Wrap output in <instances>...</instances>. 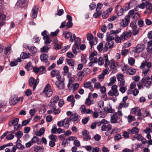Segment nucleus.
Returning <instances> with one entry per match:
<instances>
[{
  "mask_svg": "<svg viewBox=\"0 0 152 152\" xmlns=\"http://www.w3.org/2000/svg\"><path fill=\"white\" fill-rule=\"evenodd\" d=\"M75 43V45H77L79 46V45L80 44L81 39L79 37H76L74 39Z\"/></svg>",
  "mask_w": 152,
  "mask_h": 152,
  "instance_id": "obj_53",
  "label": "nucleus"
},
{
  "mask_svg": "<svg viewBox=\"0 0 152 152\" xmlns=\"http://www.w3.org/2000/svg\"><path fill=\"white\" fill-rule=\"evenodd\" d=\"M87 39L89 41L90 44L91 48H92L93 45V42L92 41L93 38V35L91 34H88L87 35Z\"/></svg>",
  "mask_w": 152,
  "mask_h": 152,
  "instance_id": "obj_22",
  "label": "nucleus"
},
{
  "mask_svg": "<svg viewBox=\"0 0 152 152\" xmlns=\"http://www.w3.org/2000/svg\"><path fill=\"white\" fill-rule=\"evenodd\" d=\"M86 109V108L84 105H82L79 109L80 111L83 114L85 113Z\"/></svg>",
  "mask_w": 152,
  "mask_h": 152,
  "instance_id": "obj_48",
  "label": "nucleus"
},
{
  "mask_svg": "<svg viewBox=\"0 0 152 152\" xmlns=\"http://www.w3.org/2000/svg\"><path fill=\"white\" fill-rule=\"evenodd\" d=\"M50 48V45H45L41 48V51L42 52L47 53Z\"/></svg>",
  "mask_w": 152,
  "mask_h": 152,
  "instance_id": "obj_34",
  "label": "nucleus"
},
{
  "mask_svg": "<svg viewBox=\"0 0 152 152\" xmlns=\"http://www.w3.org/2000/svg\"><path fill=\"white\" fill-rule=\"evenodd\" d=\"M16 4L19 5L21 7L27 5V2L25 0H18Z\"/></svg>",
  "mask_w": 152,
  "mask_h": 152,
  "instance_id": "obj_23",
  "label": "nucleus"
},
{
  "mask_svg": "<svg viewBox=\"0 0 152 152\" xmlns=\"http://www.w3.org/2000/svg\"><path fill=\"white\" fill-rule=\"evenodd\" d=\"M128 121L130 123L132 121H134L136 120L135 117L132 115H129L128 116Z\"/></svg>",
  "mask_w": 152,
  "mask_h": 152,
  "instance_id": "obj_45",
  "label": "nucleus"
},
{
  "mask_svg": "<svg viewBox=\"0 0 152 152\" xmlns=\"http://www.w3.org/2000/svg\"><path fill=\"white\" fill-rule=\"evenodd\" d=\"M79 116L76 113H74L69 117L70 121H73L74 123H77L78 120Z\"/></svg>",
  "mask_w": 152,
  "mask_h": 152,
  "instance_id": "obj_13",
  "label": "nucleus"
},
{
  "mask_svg": "<svg viewBox=\"0 0 152 152\" xmlns=\"http://www.w3.org/2000/svg\"><path fill=\"white\" fill-rule=\"evenodd\" d=\"M48 105L49 107H52L53 109H55L56 108V104L53 102H51V101L48 104Z\"/></svg>",
  "mask_w": 152,
  "mask_h": 152,
  "instance_id": "obj_60",
  "label": "nucleus"
},
{
  "mask_svg": "<svg viewBox=\"0 0 152 152\" xmlns=\"http://www.w3.org/2000/svg\"><path fill=\"white\" fill-rule=\"evenodd\" d=\"M84 87L86 88H89L91 90L93 88L92 86H91V83L89 81L85 83L84 84Z\"/></svg>",
  "mask_w": 152,
  "mask_h": 152,
  "instance_id": "obj_36",
  "label": "nucleus"
},
{
  "mask_svg": "<svg viewBox=\"0 0 152 152\" xmlns=\"http://www.w3.org/2000/svg\"><path fill=\"white\" fill-rule=\"evenodd\" d=\"M118 66V64L117 62H113L111 63V65L110 66V68L111 70H113L112 71L113 73H115L117 72V69L116 68Z\"/></svg>",
  "mask_w": 152,
  "mask_h": 152,
  "instance_id": "obj_21",
  "label": "nucleus"
},
{
  "mask_svg": "<svg viewBox=\"0 0 152 152\" xmlns=\"http://www.w3.org/2000/svg\"><path fill=\"white\" fill-rule=\"evenodd\" d=\"M145 48V45L144 44H138L137 46L134 48L133 49V51L136 53H140L144 50Z\"/></svg>",
  "mask_w": 152,
  "mask_h": 152,
  "instance_id": "obj_7",
  "label": "nucleus"
},
{
  "mask_svg": "<svg viewBox=\"0 0 152 152\" xmlns=\"http://www.w3.org/2000/svg\"><path fill=\"white\" fill-rule=\"evenodd\" d=\"M136 72V70L134 69L131 67L127 69L126 73L127 74L133 75Z\"/></svg>",
  "mask_w": 152,
  "mask_h": 152,
  "instance_id": "obj_27",
  "label": "nucleus"
},
{
  "mask_svg": "<svg viewBox=\"0 0 152 152\" xmlns=\"http://www.w3.org/2000/svg\"><path fill=\"white\" fill-rule=\"evenodd\" d=\"M103 42L100 43L99 45L97 46V48L99 51L101 52L102 50H103Z\"/></svg>",
  "mask_w": 152,
  "mask_h": 152,
  "instance_id": "obj_44",
  "label": "nucleus"
},
{
  "mask_svg": "<svg viewBox=\"0 0 152 152\" xmlns=\"http://www.w3.org/2000/svg\"><path fill=\"white\" fill-rule=\"evenodd\" d=\"M43 92L46 94V97H49L52 95L53 91L50 89V86L49 84H47L45 86Z\"/></svg>",
  "mask_w": 152,
  "mask_h": 152,
  "instance_id": "obj_5",
  "label": "nucleus"
},
{
  "mask_svg": "<svg viewBox=\"0 0 152 152\" xmlns=\"http://www.w3.org/2000/svg\"><path fill=\"white\" fill-rule=\"evenodd\" d=\"M48 55L45 54H43L40 56L41 60L44 61L45 62V64L47 66L50 64V63L48 60Z\"/></svg>",
  "mask_w": 152,
  "mask_h": 152,
  "instance_id": "obj_14",
  "label": "nucleus"
},
{
  "mask_svg": "<svg viewBox=\"0 0 152 152\" xmlns=\"http://www.w3.org/2000/svg\"><path fill=\"white\" fill-rule=\"evenodd\" d=\"M112 126L110 124H104L102 126L101 130L102 131H109L112 129Z\"/></svg>",
  "mask_w": 152,
  "mask_h": 152,
  "instance_id": "obj_20",
  "label": "nucleus"
},
{
  "mask_svg": "<svg viewBox=\"0 0 152 152\" xmlns=\"http://www.w3.org/2000/svg\"><path fill=\"white\" fill-rule=\"evenodd\" d=\"M45 132V129L44 128H41L37 133V135L39 136H41L42 134H43Z\"/></svg>",
  "mask_w": 152,
  "mask_h": 152,
  "instance_id": "obj_50",
  "label": "nucleus"
},
{
  "mask_svg": "<svg viewBox=\"0 0 152 152\" xmlns=\"http://www.w3.org/2000/svg\"><path fill=\"white\" fill-rule=\"evenodd\" d=\"M129 64L131 65H133L134 63L135 60L133 58H130L128 60Z\"/></svg>",
  "mask_w": 152,
  "mask_h": 152,
  "instance_id": "obj_62",
  "label": "nucleus"
},
{
  "mask_svg": "<svg viewBox=\"0 0 152 152\" xmlns=\"http://www.w3.org/2000/svg\"><path fill=\"white\" fill-rule=\"evenodd\" d=\"M114 139L115 141H118L121 139V135L119 134H117L114 137Z\"/></svg>",
  "mask_w": 152,
  "mask_h": 152,
  "instance_id": "obj_56",
  "label": "nucleus"
},
{
  "mask_svg": "<svg viewBox=\"0 0 152 152\" xmlns=\"http://www.w3.org/2000/svg\"><path fill=\"white\" fill-rule=\"evenodd\" d=\"M141 82L144 86L148 88L150 87L152 84L151 81L146 80L144 78L142 79Z\"/></svg>",
  "mask_w": 152,
  "mask_h": 152,
  "instance_id": "obj_17",
  "label": "nucleus"
},
{
  "mask_svg": "<svg viewBox=\"0 0 152 152\" xmlns=\"http://www.w3.org/2000/svg\"><path fill=\"white\" fill-rule=\"evenodd\" d=\"M49 37V35H47L43 37V39L45 41V45H48L51 42V40Z\"/></svg>",
  "mask_w": 152,
  "mask_h": 152,
  "instance_id": "obj_26",
  "label": "nucleus"
},
{
  "mask_svg": "<svg viewBox=\"0 0 152 152\" xmlns=\"http://www.w3.org/2000/svg\"><path fill=\"white\" fill-rule=\"evenodd\" d=\"M116 77L119 82L118 85L120 88L119 90L121 93L123 94L127 90V86L125 85L124 75L122 74H121L117 75Z\"/></svg>",
  "mask_w": 152,
  "mask_h": 152,
  "instance_id": "obj_2",
  "label": "nucleus"
},
{
  "mask_svg": "<svg viewBox=\"0 0 152 152\" xmlns=\"http://www.w3.org/2000/svg\"><path fill=\"white\" fill-rule=\"evenodd\" d=\"M21 60L20 58H18L17 60L11 61L10 63V65L12 66H14L18 65V62H21Z\"/></svg>",
  "mask_w": 152,
  "mask_h": 152,
  "instance_id": "obj_29",
  "label": "nucleus"
},
{
  "mask_svg": "<svg viewBox=\"0 0 152 152\" xmlns=\"http://www.w3.org/2000/svg\"><path fill=\"white\" fill-rule=\"evenodd\" d=\"M104 56L103 58L99 57L98 59V63L100 65H102L104 63Z\"/></svg>",
  "mask_w": 152,
  "mask_h": 152,
  "instance_id": "obj_41",
  "label": "nucleus"
},
{
  "mask_svg": "<svg viewBox=\"0 0 152 152\" xmlns=\"http://www.w3.org/2000/svg\"><path fill=\"white\" fill-rule=\"evenodd\" d=\"M77 50H79V46L77 45H74L72 48V51L73 53L76 54L77 53Z\"/></svg>",
  "mask_w": 152,
  "mask_h": 152,
  "instance_id": "obj_39",
  "label": "nucleus"
},
{
  "mask_svg": "<svg viewBox=\"0 0 152 152\" xmlns=\"http://www.w3.org/2000/svg\"><path fill=\"white\" fill-rule=\"evenodd\" d=\"M39 9L36 7L35 6H34L32 8L31 10V13L32 14V17L33 18H36Z\"/></svg>",
  "mask_w": 152,
  "mask_h": 152,
  "instance_id": "obj_18",
  "label": "nucleus"
},
{
  "mask_svg": "<svg viewBox=\"0 0 152 152\" xmlns=\"http://www.w3.org/2000/svg\"><path fill=\"white\" fill-rule=\"evenodd\" d=\"M131 132L132 133L136 134L138 133V129L136 127H134L131 129Z\"/></svg>",
  "mask_w": 152,
  "mask_h": 152,
  "instance_id": "obj_49",
  "label": "nucleus"
},
{
  "mask_svg": "<svg viewBox=\"0 0 152 152\" xmlns=\"http://www.w3.org/2000/svg\"><path fill=\"white\" fill-rule=\"evenodd\" d=\"M28 48L29 50L31 53L33 54H35L37 51V50L36 48L34 46H31L29 47H27Z\"/></svg>",
  "mask_w": 152,
  "mask_h": 152,
  "instance_id": "obj_28",
  "label": "nucleus"
},
{
  "mask_svg": "<svg viewBox=\"0 0 152 152\" xmlns=\"http://www.w3.org/2000/svg\"><path fill=\"white\" fill-rule=\"evenodd\" d=\"M104 110L105 112H107L109 113H112L113 111V110L112 109V108L110 107H105L104 108Z\"/></svg>",
  "mask_w": 152,
  "mask_h": 152,
  "instance_id": "obj_52",
  "label": "nucleus"
},
{
  "mask_svg": "<svg viewBox=\"0 0 152 152\" xmlns=\"http://www.w3.org/2000/svg\"><path fill=\"white\" fill-rule=\"evenodd\" d=\"M68 63L69 66L73 67L74 66L75 64L74 61L73 60L71 59L68 60Z\"/></svg>",
  "mask_w": 152,
  "mask_h": 152,
  "instance_id": "obj_61",
  "label": "nucleus"
},
{
  "mask_svg": "<svg viewBox=\"0 0 152 152\" xmlns=\"http://www.w3.org/2000/svg\"><path fill=\"white\" fill-rule=\"evenodd\" d=\"M124 19L125 20L122 19L121 23V25L124 27L128 25L130 20V19L127 16H126Z\"/></svg>",
  "mask_w": 152,
  "mask_h": 152,
  "instance_id": "obj_15",
  "label": "nucleus"
},
{
  "mask_svg": "<svg viewBox=\"0 0 152 152\" xmlns=\"http://www.w3.org/2000/svg\"><path fill=\"white\" fill-rule=\"evenodd\" d=\"M146 50L149 53H151L152 52V41L148 42Z\"/></svg>",
  "mask_w": 152,
  "mask_h": 152,
  "instance_id": "obj_25",
  "label": "nucleus"
},
{
  "mask_svg": "<svg viewBox=\"0 0 152 152\" xmlns=\"http://www.w3.org/2000/svg\"><path fill=\"white\" fill-rule=\"evenodd\" d=\"M120 118L117 116V114H115V113H113V115L111 116L110 121L112 123H117L118 121Z\"/></svg>",
  "mask_w": 152,
  "mask_h": 152,
  "instance_id": "obj_19",
  "label": "nucleus"
},
{
  "mask_svg": "<svg viewBox=\"0 0 152 152\" xmlns=\"http://www.w3.org/2000/svg\"><path fill=\"white\" fill-rule=\"evenodd\" d=\"M74 97L73 95H71L68 96L67 98V100L68 101H72L71 103V106L72 107H73L75 104V100L74 99Z\"/></svg>",
  "mask_w": 152,
  "mask_h": 152,
  "instance_id": "obj_31",
  "label": "nucleus"
},
{
  "mask_svg": "<svg viewBox=\"0 0 152 152\" xmlns=\"http://www.w3.org/2000/svg\"><path fill=\"white\" fill-rule=\"evenodd\" d=\"M59 73V71L56 69L53 70L51 72L50 74L52 77H55L57 74Z\"/></svg>",
  "mask_w": 152,
  "mask_h": 152,
  "instance_id": "obj_37",
  "label": "nucleus"
},
{
  "mask_svg": "<svg viewBox=\"0 0 152 152\" xmlns=\"http://www.w3.org/2000/svg\"><path fill=\"white\" fill-rule=\"evenodd\" d=\"M107 42L106 43L103 48V51H107L108 48H113V41H107Z\"/></svg>",
  "mask_w": 152,
  "mask_h": 152,
  "instance_id": "obj_10",
  "label": "nucleus"
},
{
  "mask_svg": "<svg viewBox=\"0 0 152 152\" xmlns=\"http://www.w3.org/2000/svg\"><path fill=\"white\" fill-rule=\"evenodd\" d=\"M23 98L22 97L18 98V96L16 95H13L10 98L9 102L11 105H14L19 102H22L23 100Z\"/></svg>",
  "mask_w": 152,
  "mask_h": 152,
  "instance_id": "obj_3",
  "label": "nucleus"
},
{
  "mask_svg": "<svg viewBox=\"0 0 152 152\" xmlns=\"http://www.w3.org/2000/svg\"><path fill=\"white\" fill-rule=\"evenodd\" d=\"M152 67L150 62H147L146 60L142 61L140 66V68L142 69V73L145 76H147L151 72V68Z\"/></svg>",
  "mask_w": 152,
  "mask_h": 152,
  "instance_id": "obj_1",
  "label": "nucleus"
},
{
  "mask_svg": "<svg viewBox=\"0 0 152 152\" xmlns=\"http://www.w3.org/2000/svg\"><path fill=\"white\" fill-rule=\"evenodd\" d=\"M136 22L137 21L135 20L131 22L130 24V26L133 29V35H134L137 34L139 32L138 30L137 29V26L136 25Z\"/></svg>",
  "mask_w": 152,
  "mask_h": 152,
  "instance_id": "obj_8",
  "label": "nucleus"
},
{
  "mask_svg": "<svg viewBox=\"0 0 152 152\" xmlns=\"http://www.w3.org/2000/svg\"><path fill=\"white\" fill-rule=\"evenodd\" d=\"M90 94H89L88 97L86 99L85 102V104L87 106H90L91 104H94L95 103L93 99L91 98Z\"/></svg>",
  "mask_w": 152,
  "mask_h": 152,
  "instance_id": "obj_12",
  "label": "nucleus"
},
{
  "mask_svg": "<svg viewBox=\"0 0 152 152\" xmlns=\"http://www.w3.org/2000/svg\"><path fill=\"white\" fill-rule=\"evenodd\" d=\"M56 40H54V42L55 43L54 47L55 49L56 50H57L61 49V45H60L58 44V43H55V42H56Z\"/></svg>",
  "mask_w": 152,
  "mask_h": 152,
  "instance_id": "obj_55",
  "label": "nucleus"
},
{
  "mask_svg": "<svg viewBox=\"0 0 152 152\" xmlns=\"http://www.w3.org/2000/svg\"><path fill=\"white\" fill-rule=\"evenodd\" d=\"M76 138L75 137L71 136L68 138V140L69 141L74 140V144L76 146H79L80 145V141L76 140Z\"/></svg>",
  "mask_w": 152,
  "mask_h": 152,
  "instance_id": "obj_16",
  "label": "nucleus"
},
{
  "mask_svg": "<svg viewBox=\"0 0 152 152\" xmlns=\"http://www.w3.org/2000/svg\"><path fill=\"white\" fill-rule=\"evenodd\" d=\"M49 138L51 140L54 141H55L57 139V137L56 135L52 134L50 135Z\"/></svg>",
  "mask_w": 152,
  "mask_h": 152,
  "instance_id": "obj_54",
  "label": "nucleus"
},
{
  "mask_svg": "<svg viewBox=\"0 0 152 152\" xmlns=\"http://www.w3.org/2000/svg\"><path fill=\"white\" fill-rule=\"evenodd\" d=\"M118 86L116 85H113L111 87V90H110L108 93L109 95L113 96H117L119 95L117 90Z\"/></svg>",
  "mask_w": 152,
  "mask_h": 152,
  "instance_id": "obj_4",
  "label": "nucleus"
},
{
  "mask_svg": "<svg viewBox=\"0 0 152 152\" xmlns=\"http://www.w3.org/2000/svg\"><path fill=\"white\" fill-rule=\"evenodd\" d=\"M39 81V80L38 79L36 80L33 77H31L29 80V85L30 86L33 85V90L34 91Z\"/></svg>",
  "mask_w": 152,
  "mask_h": 152,
  "instance_id": "obj_6",
  "label": "nucleus"
},
{
  "mask_svg": "<svg viewBox=\"0 0 152 152\" xmlns=\"http://www.w3.org/2000/svg\"><path fill=\"white\" fill-rule=\"evenodd\" d=\"M131 32L130 31H125L123 32L121 36V40H124L126 38L130 37L131 35Z\"/></svg>",
  "mask_w": 152,
  "mask_h": 152,
  "instance_id": "obj_11",
  "label": "nucleus"
},
{
  "mask_svg": "<svg viewBox=\"0 0 152 152\" xmlns=\"http://www.w3.org/2000/svg\"><path fill=\"white\" fill-rule=\"evenodd\" d=\"M104 60L105 62L104 66L105 67H107L110 64V62L108 59V56L106 54L104 55Z\"/></svg>",
  "mask_w": 152,
  "mask_h": 152,
  "instance_id": "obj_32",
  "label": "nucleus"
},
{
  "mask_svg": "<svg viewBox=\"0 0 152 152\" xmlns=\"http://www.w3.org/2000/svg\"><path fill=\"white\" fill-rule=\"evenodd\" d=\"M43 148L42 147H40L37 146L35 148V151L37 152H42L43 151Z\"/></svg>",
  "mask_w": 152,
  "mask_h": 152,
  "instance_id": "obj_58",
  "label": "nucleus"
},
{
  "mask_svg": "<svg viewBox=\"0 0 152 152\" xmlns=\"http://www.w3.org/2000/svg\"><path fill=\"white\" fill-rule=\"evenodd\" d=\"M19 121V119L18 118H14L12 121L9 122V126H11L12 125L18 124Z\"/></svg>",
  "mask_w": 152,
  "mask_h": 152,
  "instance_id": "obj_24",
  "label": "nucleus"
},
{
  "mask_svg": "<svg viewBox=\"0 0 152 152\" xmlns=\"http://www.w3.org/2000/svg\"><path fill=\"white\" fill-rule=\"evenodd\" d=\"M142 137H143L140 134H136L134 136L132 140H137L139 141H141L142 139Z\"/></svg>",
  "mask_w": 152,
  "mask_h": 152,
  "instance_id": "obj_38",
  "label": "nucleus"
},
{
  "mask_svg": "<svg viewBox=\"0 0 152 152\" xmlns=\"http://www.w3.org/2000/svg\"><path fill=\"white\" fill-rule=\"evenodd\" d=\"M59 99V96H55L50 101H51V102H53L55 103L56 104H57V103Z\"/></svg>",
  "mask_w": 152,
  "mask_h": 152,
  "instance_id": "obj_42",
  "label": "nucleus"
},
{
  "mask_svg": "<svg viewBox=\"0 0 152 152\" xmlns=\"http://www.w3.org/2000/svg\"><path fill=\"white\" fill-rule=\"evenodd\" d=\"M45 66H41L39 67V72H40L39 74L42 75L45 72Z\"/></svg>",
  "mask_w": 152,
  "mask_h": 152,
  "instance_id": "obj_43",
  "label": "nucleus"
},
{
  "mask_svg": "<svg viewBox=\"0 0 152 152\" xmlns=\"http://www.w3.org/2000/svg\"><path fill=\"white\" fill-rule=\"evenodd\" d=\"M121 31V29L119 28L116 30H112L110 31V34L111 35L114 34L115 35L118 34L119 32H120Z\"/></svg>",
  "mask_w": 152,
  "mask_h": 152,
  "instance_id": "obj_40",
  "label": "nucleus"
},
{
  "mask_svg": "<svg viewBox=\"0 0 152 152\" xmlns=\"http://www.w3.org/2000/svg\"><path fill=\"white\" fill-rule=\"evenodd\" d=\"M31 63L30 62H29L25 66V68L28 71L29 70L31 69Z\"/></svg>",
  "mask_w": 152,
  "mask_h": 152,
  "instance_id": "obj_64",
  "label": "nucleus"
},
{
  "mask_svg": "<svg viewBox=\"0 0 152 152\" xmlns=\"http://www.w3.org/2000/svg\"><path fill=\"white\" fill-rule=\"evenodd\" d=\"M64 80L61 79V80H57L55 82V84L57 88L59 89H63L64 88Z\"/></svg>",
  "mask_w": 152,
  "mask_h": 152,
  "instance_id": "obj_9",
  "label": "nucleus"
},
{
  "mask_svg": "<svg viewBox=\"0 0 152 152\" xmlns=\"http://www.w3.org/2000/svg\"><path fill=\"white\" fill-rule=\"evenodd\" d=\"M39 138L36 136H34V137L32 138L31 141L32 142V143H36L37 141L38 140Z\"/></svg>",
  "mask_w": 152,
  "mask_h": 152,
  "instance_id": "obj_63",
  "label": "nucleus"
},
{
  "mask_svg": "<svg viewBox=\"0 0 152 152\" xmlns=\"http://www.w3.org/2000/svg\"><path fill=\"white\" fill-rule=\"evenodd\" d=\"M111 35L110 34H110H109L108 35H107V36L106 38V40L107 41H112V40H113L115 39L114 37L112 36H111Z\"/></svg>",
  "mask_w": 152,
  "mask_h": 152,
  "instance_id": "obj_47",
  "label": "nucleus"
},
{
  "mask_svg": "<svg viewBox=\"0 0 152 152\" xmlns=\"http://www.w3.org/2000/svg\"><path fill=\"white\" fill-rule=\"evenodd\" d=\"M96 11V12L93 15L94 17L95 18H96L100 16L102 13V12L99 10H97V11Z\"/></svg>",
  "mask_w": 152,
  "mask_h": 152,
  "instance_id": "obj_46",
  "label": "nucleus"
},
{
  "mask_svg": "<svg viewBox=\"0 0 152 152\" xmlns=\"http://www.w3.org/2000/svg\"><path fill=\"white\" fill-rule=\"evenodd\" d=\"M64 60V58L62 56H61L59 59V60L57 61V64L58 65L62 63L63 61Z\"/></svg>",
  "mask_w": 152,
  "mask_h": 152,
  "instance_id": "obj_59",
  "label": "nucleus"
},
{
  "mask_svg": "<svg viewBox=\"0 0 152 152\" xmlns=\"http://www.w3.org/2000/svg\"><path fill=\"white\" fill-rule=\"evenodd\" d=\"M65 38L67 39L70 38V40L71 42H73L74 41V39H73L72 37V34L70 32H67L65 36Z\"/></svg>",
  "mask_w": 152,
  "mask_h": 152,
  "instance_id": "obj_35",
  "label": "nucleus"
},
{
  "mask_svg": "<svg viewBox=\"0 0 152 152\" xmlns=\"http://www.w3.org/2000/svg\"><path fill=\"white\" fill-rule=\"evenodd\" d=\"M11 48L10 47H8L5 48L4 51V53L6 54L9 55L10 53Z\"/></svg>",
  "mask_w": 152,
  "mask_h": 152,
  "instance_id": "obj_51",
  "label": "nucleus"
},
{
  "mask_svg": "<svg viewBox=\"0 0 152 152\" xmlns=\"http://www.w3.org/2000/svg\"><path fill=\"white\" fill-rule=\"evenodd\" d=\"M146 8L147 10H149L148 12V14H150L152 12V4L150 3L147 4L146 5Z\"/></svg>",
  "mask_w": 152,
  "mask_h": 152,
  "instance_id": "obj_30",
  "label": "nucleus"
},
{
  "mask_svg": "<svg viewBox=\"0 0 152 152\" xmlns=\"http://www.w3.org/2000/svg\"><path fill=\"white\" fill-rule=\"evenodd\" d=\"M23 135V133L22 131H18L15 134V135L17 136L18 138H21Z\"/></svg>",
  "mask_w": 152,
  "mask_h": 152,
  "instance_id": "obj_57",
  "label": "nucleus"
},
{
  "mask_svg": "<svg viewBox=\"0 0 152 152\" xmlns=\"http://www.w3.org/2000/svg\"><path fill=\"white\" fill-rule=\"evenodd\" d=\"M30 54L29 53H22L20 55V57L23 59H25L29 58Z\"/></svg>",
  "mask_w": 152,
  "mask_h": 152,
  "instance_id": "obj_33",
  "label": "nucleus"
}]
</instances>
